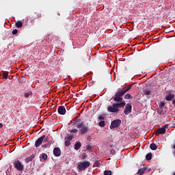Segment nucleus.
Wrapping results in <instances>:
<instances>
[{
  "mask_svg": "<svg viewBox=\"0 0 175 175\" xmlns=\"http://www.w3.org/2000/svg\"><path fill=\"white\" fill-rule=\"evenodd\" d=\"M72 124L79 129V135H85L90 131L88 124H86L85 121H82L81 119L79 118V116L75 117L72 120Z\"/></svg>",
  "mask_w": 175,
  "mask_h": 175,
  "instance_id": "nucleus-1",
  "label": "nucleus"
},
{
  "mask_svg": "<svg viewBox=\"0 0 175 175\" xmlns=\"http://www.w3.org/2000/svg\"><path fill=\"white\" fill-rule=\"evenodd\" d=\"M133 85H129L126 88H124L122 91L117 92L113 97L114 102H122V96L125 95L126 92H128Z\"/></svg>",
  "mask_w": 175,
  "mask_h": 175,
  "instance_id": "nucleus-2",
  "label": "nucleus"
},
{
  "mask_svg": "<svg viewBox=\"0 0 175 175\" xmlns=\"http://www.w3.org/2000/svg\"><path fill=\"white\" fill-rule=\"evenodd\" d=\"M118 103L113 104L112 106H108L107 108L109 113H118L120 108L124 107L126 103L125 101L117 102Z\"/></svg>",
  "mask_w": 175,
  "mask_h": 175,
  "instance_id": "nucleus-3",
  "label": "nucleus"
},
{
  "mask_svg": "<svg viewBox=\"0 0 175 175\" xmlns=\"http://www.w3.org/2000/svg\"><path fill=\"white\" fill-rule=\"evenodd\" d=\"M90 165H91V163L90 161H85L83 162H80L77 165V168L79 170H85L88 167H90Z\"/></svg>",
  "mask_w": 175,
  "mask_h": 175,
  "instance_id": "nucleus-4",
  "label": "nucleus"
},
{
  "mask_svg": "<svg viewBox=\"0 0 175 175\" xmlns=\"http://www.w3.org/2000/svg\"><path fill=\"white\" fill-rule=\"evenodd\" d=\"M121 125V120L116 119L111 122L110 129H114V128H118Z\"/></svg>",
  "mask_w": 175,
  "mask_h": 175,
  "instance_id": "nucleus-5",
  "label": "nucleus"
},
{
  "mask_svg": "<svg viewBox=\"0 0 175 175\" xmlns=\"http://www.w3.org/2000/svg\"><path fill=\"white\" fill-rule=\"evenodd\" d=\"M44 139H46V135H43L36 141L35 142L36 148H38V147H40V146H42V144L43 143V140H44Z\"/></svg>",
  "mask_w": 175,
  "mask_h": 175,
  "instance_id": "nucleus-6",
  "label": "nucleus"
},
{
  "mask_svg": "<svg viewBox=\"0 0 175 175\" xmlns=\"http://www.w3.org/2000/svg\"><path fill=\"white\" fill-rule=\"evenodd\" d=\"M14 166L16 170H18V172H21L24 170V165L20 161H16L14 163Z\"/></svg>",
  "mask_w": 175,
  "mask_h": 175,
  "instance_id": "nucleus-7",
  "label": "nucleus"
},
{
  "mask_svg": "<svg viewBox=\"0 0 175 175\" xmlns=\"http://www.w3.org/2000/svg\"><path fill=\"white\" fill-rule=\"evenodd\" d=\"M124 113L125 116H128V114H131V113H132V105L131 104L126 105Z\"/></svg>",
  "mask_w": 175,
  "mask_h": 175,
  "instance_id": "nucleus-8",
  "label": "nucleus"
},
{
  "mask_svg": "<svg viewBox=\"0 0 175 175\" xmlns=\"http://www.w3.org/2000/svg\"><path fill=\"white\" fill-rule=\"evenodd\" d=\"M72 140H73V135H69L65 137L64 144L66 147H69V146H70V142H72Z\"/></svg>",
  "mask_w": 175,
  "mask_h": 175,
  "instance_id": "nucleus-9",
  "label": "nucleus"
},
{
  "mask_svg": "<svg viewBox=\"0 0 175 175\" xmlns=\"http://www.w3.org/2000/svg\"><path fill=\"white\" fill-rule=\"evenodd\" d=\"M166 128H167V126H163V127L159 129L156 131V135L158 136V135H163L166 132Z\"/></svg>",
  "mask_w": 175,
  "mask_h": 175,
  "instance_id": "nucleus-10",
  "label": "nucleus"
},
{
  "mask_svg": "<svg viewBox=\"0 0 175 175\" xmlns=\"http://www.w3.org/2000/svg\"><path fill=\"white\" fill-rule=\"evenodd\" d=\"M57 113L61 116H65V114H66V109L64 106H59L57 108Z\"/></svg>",
  "mask_w": 175,
  "mask_h": 175,
  "instance_id": "nucleus-11",
  "label": "nucleus"
},
{
  "mask_svg": "<svg viewBox=\"0 0 175 175\" xmlns=\"http://www.w3.org/2000/svg\"><path fill=\"white\" fill-rule=\"evenodd\" d=\"M53 155H55V157H60L61 156V149L58 147L54 148Z\"/></svg>",
  "mask_w": 175,
  "mask_h": 175,
  "instance_id": "nucleus-12",
  "label": "nucleus"
},
{
  "mask_svg": "<svg viewBox=\"0 0 175 175\" xmlns=\"http://www.w3.org/2000/svg\"><path fill=\"white\" fill-rule=\"evenodd\" d=\"M35 154H32L31 156L28 157L27 158L25 159V163H29V162H32L35 158Z\"/></svg>",
  "mask_w": 175,
  "mask_h": 175,
  "instance_id": "nucleus-13",
  "label": "nucleus"
},
{
  "mask_svg": "<svg viewBox=\"0 0 175 175\" xmlns=\"http://www.w3.org/2000/svg\"><path fill=\"white\" fill-rule=\"evenodd\" d=\"M147 171V167H144L143 168H140L138 170L137 174L138 175H144V173Z\"/></svg>",
  "mask_w": 175,
  "mask_h": 175,
  "instance_id": "nucleus-14",
  "label": "nucleus"
},
{
  "mask_svg": "<svg viewBox=\"0 0 175 175\" xmlns=\"http://www.w3.org/2000/svg\"><path fill=\"white\" fill-rule=\"evenodd\" d=\"M75 150H79L80 148H81V142H77L74 146Z\"/></svg>",
  "mask_w": 175,
  "mask_h": 175,
  "instance_id": "nucleus-15",
  "label": "nucleus"
},
{
  "mask_svg": "<svg viewBox=\"0 0 175 175\" xmlns=\"http://www.w3.org/2000/svg\"><path fill=\"white\" fill-rule=\"evenodd\" d=\"M16 28H23V22L18 21L15 23Z\"/></svg>",
  "mask_w": 175,
  "mask_h": 175,
  "instance_id": "nucleus-16",
  "label": "nucleus"
},
{
  "mask_svg": "<svg viewBox=\"0 0 175 175\" xmlns=\"http://www.w3.org/2000/svg\"><path fill=\"white\" fill-rule=\"evenodd\" d=\"M174 98V94H169L165 97V100H172V99Z\"/></svg>",
  "mask_w": 175,
  "mask_h": 175,
  "instance_id": "nucleus-17",
  "label": "nucleus"
},
{
  "mask_svg": "<svg viewBox=\"0 0 175 175\" xmlns=\"http://www.w3.org/2000/svg\"><path fill=\"white\" fill-rule=\"evenodd\" d=\"M3 77L5 80H8V79H9V72H3Z\"/></svg>",
  "mask_w": 175,
  "mask_h": 175,
  "instance_id": "nucleus-18",
  "label": "nucleus"
},
{
  "mask_svg": "<svg viewBox=\"0 0 175 175\" xmlns=\"http://www.w3.org/2000/svg\"><path fill=\"white\" fill-rule=\"evenodd\" d=\"M150 148L153 151H155V150H157V144L152 143V144H150Z\"/></svg>",
  "mask_w": 175,
  "mask_h": 175,
  "instance_id": "nucleus-19",
  "label": "nucleus"
},
{
  "mask_svg": "<svg viewBox=\"0 0 175 175\" xmlns=\"http://www.w3.org/2000/svg\"><path fill=\"white\" fill-rule=\"evenodd\" d=\"M146 160L147 161H151L152 158V154L151 153H148L146 156Z\"/></svg>",
  "mask_w": 175,
  "mask_h": 175,
  "instance_id": "nucleus-20",
  "label": "nucleus"
},
{
  "mask_svg": "<svg viewBox=\"0 0 175 175\" xmlns=\"http://www.w3.org/2000/svg\"><path fill=\"white\" fill-rule=\"evenodd\" d=\"M145 95H151V90L150 89H146L144 90Z\"/></svg>",
  "mask_w": 175,
  "mask_h": 175,
  "instance_id": "nucleus-21",
  "label": "nucleus"
},
{
  "mask_svg": "<svg viewBox=\"0 0 175 175\" xmlns=\"http://www.w3.org/2000/svg\"><path fill=\"white\" fill-rule=\"evenodd\" d=\"M32 95V92H28L25 93V98H29V96Z\"/></svg>",
  "mask_w": 175,
  "mask_h": 175,
  "instance_id": "nucleus-22",
  "label": "nucleus"
},
{
  "mask_svg": "<svg viewBox=\"0 0 175 175\" xmlns=\"http://www.w3.org/2000/svg\"><path fill=\"white\" fill-rule=\"evenodd\" d=\"M124 99H132V96L131 94H127L124 96Z\"/></svg>",
  "mask_w": 175,
  "mask_h": 175,
  "instance_id": "nucleus-23",
  "label": "nucleus"
},
{
  "mask_svg": "<svg viewBox=\"0 0 175 175\" xmlns=\"http://www.w3.org/2000/svg\"><path fill=\"white\" fill-rule=\"evenodd\" d=\"M105 175H111V170H106L104 172Z\"/></svg>",
  "mask_w": 175,
  "mask_h": 175,
  "instance_id": "nucleus-24",
  "label": "nucleus"
},
{
  "mask_svg": "<svg viewBox=\"0 0 175 175\" xmlns=\"http://www.w3.org/2000/svg\"><path fill=\"white\" fill-rule=\"evenodd\" d=\"M70 132V133H77L79 132V130H77V129H73Z\"/></svg>",
  "mask_w": 175,
  "mask_h": 175,
  "instance_id": "nucleus-25",
  "label": "nucleus"
},
{
  "mask_svg": "<svg viewBox=\"0 0 175 175\" xmlns=\"http://www.w3.org/2000/svg\"><path fill=\"white\" fill-rule=\"evenodd\" d=\"M165 107V103L164 102H161L159 105V108L160 109H163Z\"/></svg>",
  "mask_w": 175,
  "mask_h": 175,
  "instance_id": "nucleus-26",
  "label": "nucleus"
},
{
  "mask_svg": "<svg viewBox=\"0 0 175 175\" xmlns=\"http://www.w3.org/2000/svg\"><path fill=\"white\" fill-rule=\"evenodd\" d=\"M105 121L101 120V121L99 122V126H100L103 127V126H105Z\"/></svg>",
  "mask_w": 175,
  "mask_h": 175,
  "instance_id": "nucleus-27",
  "label": "nucleus"
},
{
  "mask_svg": "<svg viewBox=\"0 0 175 175\" xmlns=\"http://www.w3.org/2000/svg\"><path fill=\"white\" fill-rule=\"evenodd\" d=\"M42 159H44V161H47V158H48L47 154H43L42 156Z\"/></svg>",
  "mask_w": 175,
  "mask_h": 175,
  "instance_id": "nucleus-28",
  "label": "nucleus"
},
{
  "mask_svg": "<svg viewBox=\"0 0 175 175\" xmlns=\"http://www.w3.org/2000/svg\"><path fill=\"white\" fill-rule=\"evenodd\" d=\"M18 32V30L15 29L12 31V35H17Z\"/></svg>",
  "mask_w": 175,
  "mask_h": 175,
  "instance_id": "nucleus-29",
  "label": "nucleus"
},
{
  "mask_svg": "<svg viewBox=\"0 0 175 175\" xmlns=\"http://www.w3.org/2000/svg\"><path fill=\"white\" fill-rule=\"evenodd\" d=\"M87 158V154L85 153H83V155L81 156L82 159H85Z\"/></svg>",
  "mask_w": 175,
  "mask_h": 175,
  "instance_id": "nucleus-30",
  "label": "nucleus"
},
{
  "mask_svg": "<svg viewBox=\"0 0 175 175\" xmlns=\"http://www.w3.org/2000/svg\"><path fill=\"white\" fill-rule=\"evenodd\" d=\"M44 142H49V136L46 137V135H45V138L44 139Z\"/></svg>",
  "mask_w": 175,
  "mask_h": 175,
  "instance_id": "nucleus-31",
  "label": "nucleus"
},
{
  "mask_svg": "<svg viewBox=\"0 0 175 175\" xmlns=\"http://www.w3.org/2000/svg\"><path fill=\"white\" fill-rule=\"evenodd\" d=\"M98 119H99V120H105V118H104L103 116H100L98 117Z\"/></svg>",
  "mask_w": 175,
  "mask_h": 175,
  "instance_id": "nucleus-32",
  "label": "nucleus"
},
{
  "mask_svg": "<svg viewBox=\"0 0 175 175\" xmlns=\"http://www.w3.org/2000/svg\"><path fill=\"white\" fill-rule=\"evenodd\" d=\"M42 148H47V144H44L42 146Z\"/></svg>",
  "mask_w": 175,
  "mask_h": 175,
  "instance_id": "nucleus-33",
  "label": "nucleus"
},
{
  "mask_svg": "<svg viewBox=\"0 0 175 175\" xmlns=\"http://www.w3.org/2000/svg\"><path fill=\"white\" fill-rule=\"evenodd\" d=\"M92 147L91 146H88L87 147V150H92Z\"/></svg>",
  "mask_w": 175,
  "mask_h": 175,
  "instance_id": "nucleus-34",
  "label": "nucleus"
},
{
  "mask_svg": "<svg viewBox=\"0 0 175 175\" xmlns=\"http://www.w3.org/2000/svg\"><path fill=\"white\" fill-rule=\"evenodd\" d=\"M3 128V124L2 123H0V129Z\"/></svg>",
  "mask_w": 175,
  "mask_h": 175,
  "instance_id": "nucleus-35",
  "label": "nucleus"
},
{
  "mask_svg": "<svg viewBox=\"0 0 175 175\" xmlns=\"http://www.w3.org/2000/svg\"><path fill=\"white\" fill-rule=\"evenodd\" d=\"M172 105H175V99H174V100H172Z\"/></svg>",
  "mask_w": 175,
  "mask_h": 175,
  "instance_id": "nucleus-36",
  "label": "nucleus"
},
{
  "mask_svg": "<svg viewBox=\"0 0 175 175\" xmlns=\"http://www.w3.org/2000/svg\"><path fill=\"white\" fill-rule=\"evenodd\" d=\"M172 175H175V172H174Z\"/></svg>",
  "mask_w": 175,
  "mask_h": 175,
  "instance_id": "nucleus-37",
  "label": "nucleus"
}]
</instances>
